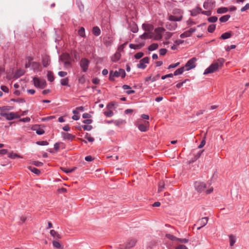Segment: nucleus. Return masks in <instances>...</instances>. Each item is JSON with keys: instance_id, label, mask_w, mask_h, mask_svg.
Returning a JSON list of instances; mask_svg holds the SVG:
<instances>
[{"instance_id": "1", "label": "nucleus", "mask_w": 249, "mask_h": 249, "mask_svg": "<svg viewBox=\"0 0 249 249\" xmlns=\"http://www.w3.org/2000/svg\"><path fill=\"white\" fill-rule=\"evenodd\" d=\"M225 62V60L223 58H219L216 61L213 62L208 68L204 71L203 74L206 75L212 73L215 71L219 67H221Z\"/></svg>"}, {"instance_id": "2", "label": "nucleus", "mask_w": 249, "mask_h": 249, "mask_svg": "<svg viewBox=\"0 0 249 249\" xmlns=\"http://www.w3.org/2000/svg\"><path fill=\"white\" fill-rule=\"evenodd\" d=\"M126 76L125 71L123 69H119L118 71H110L109 72V80L112 82L114 81V77H118L121 76L122 78H124Z\"/></svg>"}, {"instance_id": "3", "label": "nucleus", "mask_w": 249, "mask_h": 249, "mask_svg": "<svg viewBox=\"0 0 249 249\" xmlns=\"http://www.w3.org/2000/svg\"><path fill=\"white\" fill-rule=\"evenodd\" d=\"M137 242V240L135 238H130L128 239L124 244L120 245L119 248L120 249H129L134 247Z\"/></svg>"}, {"instance_id": "4", "label": "nucleus", "mask_w": 249, "mask_h": 249, "mask_svg": "<svg viewBox=\"0 0 249 249\" xmlns=\"http://www.w3.org/2000/svg\"><path fill=\"white\" fill-rule=\"evenodd\" d=\"M33 82L36 87L39 88L43 89L46 86V82L45 80H40L39 78L34 77L33 78Z\"/></svg>"}, {"instance_id": "5", "label": "nucleus", "mask_w": 249, "mask_h": 249, "mask_svg": "<svg viewBox=\"0 0 249 249\" xmlns=\"http://www.w3.org/2000/svg\"><path fill=\"white\" fill-rule=\"evenodd\" d=\"M90 63V61L86 58H82L80 62V66L82 69L83 72H87Z\"/></svg>"}, {"instance_id": "6", "label": "nucleus", "mask_w": 249, "mask_h": 249, "mask_svg": "<svg viewBox=\"0 0 249 249\" xmlns=\"http://www.w3.org/2000/svg\"><path fill=\"white\" fill-rule=\"evenodd\" d=\"M196 60L197 59L196 57H193L189 59L186 63L184 67L186 68V71H188L192 69L195 68L196 66L195 63Z\"/></svg>"}, {"instance_id": "7", "label": "nucleus", "mask_w": 249, "mask_h": 249, "mask_svg": "<svg viewBox=\"0 0 249 249\" xmlns=\"http://www.w3.org/2000/svg\"><path fill=\"white\" fill-rule=\"evenodd\" d=\"M165 29L162 27H158L155 29V35H154L153 38L155 40H160L162 38V33Z\"/></svg>"}, {"instance_id": "8", "label": "nucleus", "mask_w": 249, "mask_h": 249, "mask_svg": "<svg viewBox=\"0 0 249 249\" xmlns=\"http://www.w3.org/2000/svg\"><path fill=\"white\" fill-rule=\"evenodd\" d=\"M149 58L148 57H145L140 60L139 63L137 65V67L139 69H145L146 67V64L149 63Z\"/></svg>"}, {"instance_id": "9", "label": "nucleus", "mask_w": 249, "mask_h": 249, "mask_svg": "<svg viewBox=\"0 0 249 249\" xmlns=\"http://www.w3.org/2000/svg\"><path fill=\"white\" fill-rule=\"evenodd\" d=\"M114 41V38L111 35H107L103 38V42L106 47L110 46Z\"/></svg>"}, {"instance_id": "10", "label": "nucleus", "mask_w": 249, "mask_h": 249, "mask_svg": "<svg viewBox=\"0 0 249 249\" xmlns=\"http://www.w3.org/2000/svg\"><path fill=\"white\" fill-rule=\"evenodd\" d=\"M195 187L198 192L201 193L205 190L206 185L204 182H196L195 183Z\"/></svg>"}, {"instance_id": "11", "label": "nucleus", "mask_w": 249, "mask_h": 249, "mask_svg": "<svg viewBox=\"0 0 249 249\" xmlns=\"http://www.w3.org/2000/svg\"><path fill=\"white\" fill-rule=\"evenodd\" d=\"M214 2L212 0H208L203 3V7L206 10H211L214 7Z\"/></svg>"}, {"instance_id": "12", "label": "nucleus", "mask_w": 249, "mask_h": 249, "mask_svg": "<svg viewBox=\"0 0 249 249\" xmlns=\"http://www.w3.org/2000/svg\"><path fill=\"white\" fill-rule=\"evenodd\" d=\"M14 112L5 113L1 112L0 116L5 117L6 120L11 121L14 119Z\"/></svg>"}, {"instance_id": "13", "label": "nucleus", "mask_w": 249, "mask_h": 249, "mask_svg": "<svg viewBox=\"0 0 249 249\" xmlns=\"http://www.w3.org/2000/svg\"><path fill=\"white\" fill-rule=\"evenodd\" d=\"M149 126V122L147 121H145L144 124H141L138 125V127L139 129L141 132H146L148 130V128Z\"/></svg>"}, {"instance_id": "14", "label": "nucleus", "mask_w": 249, "mask_h": 249, "mask_svg": "<svg viewBox=\"0 0 249 249\" xmlns=\"http://www.w3.org/2000/svg\"><path fill=\"white\" fill-rule=\"evenodd\" d=\"M61 135L64 140H68L72 141L75 138V136L69 133L62 132H61Z\"/></svg>"}, {"instance_id": "15", "label": "nucleus", "mask_w": 249, "mask_h": 249, "mask_svg": "<svg viewBox=\"0 0 249 249\" xmlns=\"http://www.w3.org/2000/svg\"><path fill=\"white\" fill-rule=\"evenodd\" d=\"M183 11L180 9L175 8L173 11V14L175 16H177L178 18H180V20L183 18Z\"/></svg>"}, {"instance_id": "16", "label": "nucleus", "mask_w": 249, "mask_h": 249, "mask_svg": "<svg viewBox=\"0 0 249 249\" xmlns=\"http://www.w3.org/2000/svg\"><path fill=\"white\" fill-rule=\"evenodd\" d=\"M166 28L170 31L175 30L177 27V24L175 23L166 22L165 25Z\"/></svg>"}, {"instance_id": "17", "label": "nucleus", "mask_w": 249, "mask_h": 249, "mask_svg": "<svg viewBox=\"0 0 249 249\" xmlns=\"http://www.w3.org/2000/svg\"><path fill=\"white\" fill-rule=\"evenodd\" d=\"M154 36L153 33L145 32L142 35L140 36V38L142 39L147 38H152Z\"/></svg>"}, {"instance_id": "18", "label": "nucleus", "mask_w": 249, "mask_h": 249, "mask_svg": "<svg viewBox=\"0 0 249 249\" xmlns=\"http://www.w3.org/2000/svg\"><path fill=\"white\" fill-rule=\"evenodd\" d=\"M208 218L207 217H203L198 222L200 227L197 228V230H200L202 227L205 226L208 223Z\"/></svg>"}, {"instance_id": "19", "label": "nucleus", "mask_w": 249, "mask_h": 249, "mask_svg": "<svg viewBox=\"0 0 249 249\" xmlns=\"http://www.w3.org/2000/svg\"><path fill=\"white\" fill-rule=\"evenodd\" d=\"M142 28L144 30L149 33H152L151 32L154 29L153 25L150 24H143Z\"/></svg>"}, {"instance_id": "20", "label": "nucleus", "mask_w": 249, "mask_h": 249, "mask_svg": "<svg viewBox=\"0 0 249 249\" xmlns=\"http://www.w3.org/2000/svg\"><path fill=\"white\" fill-rule=\"evenodd\" d=\"M121 57V54L119 52H116L111 57V60L113 62L119 61Z\"/></svg>"}, {"instance_id": "21", "label": "nucleus", "mask_w": 249, "mask_h": 249, "mask_svg": "<svg viewBox=\"0 0 249 249\" xmlns=\"http://www.w3.org/2000/svg\"><path fill=\"white\" fill-rule=\"evenodd\" d=\"M201 12V8L200 7H196L190 11V15L192 16L195 17L197 16L198 14Z\"/></svg>"}, {"instance_id": "22", "label": "nucleus", "mask_w": 249, "mask_h": 249, "mask_svg": "<svg viewBox=\"0 0 249 249\" xmlns=\"http://www.w3.org/2000/svg\"><path fill=\"white\" fill-rule=\"evenodd\" d=\"M101 33V30L99 27L94 26L92 28V33L94 36H99L100 35Z\"/></svg>"}, {"instance_id": "23", "label": "nucleus", "mask_w": 249, "mask_h": 249, "mask_svg": "<svg viewBox=\"0 0 249 249\" xmlns=\"http://www.w3.org/2000/svg\"><path fill=\"white\" fill-rule=\"evenodd\" d=\"M40 67L41 66L39 63L33 61L32 68L34 71H40Z\"/></svg>"}, {"instance_id": "24", "label": "nucleus", "mask_w": 249, "mask_h": 249, "mask_svg": "<svg viewBox=\"0 0 249 249\" xmlns=\"http://www.w3.org/2000/svg\"><path fill=\"white\" fill-rule=\"evenodd\" d=\"M25 72V71L24 70L21 69H18L16 71L14 74V77H15L16 78H18L20 76H22L23 75H24Z\"/></svg>"}, {"instance_id": "25", "label": "nucleus", "mask_w": 249, "mask_h": 249, "mask_svg": "<svg viewBox=\"0 0 249 249\" xmlns=\"http://www.w3.org/2000/svg\"><path fill=\"white\" fill-rule=\"evenodd\" d=\"M61 59L64 61L71 60V58L70 55L68 53H64L60 56Z\"/></svg>"}, {"instance_id": "26", "label": "nucleus", "mask_w": 249, "mask_h": 249, "mask_svg": "<svg viewBox=\"0 0 249 249\" xmlns=\"http://www.w3.org/2000/svg\"><path fill=\"white\" fill-rule=\"evenodd\" d=\"M42 65L44 67H47L50 63V59L48 56H45L42 59Z\"/></svg>"}, {"instance_id": "27", "label": "nucleus", "mask_w": 249, "mask_h": 249, "mask_svg": "<svg viewBox=\"0 0 249 249\" xmlns=\"http://www.w3.org/2000/svg\"><path fill=\"white\" fill-rule=\"evenodd\" d=\"M231 36L232 32L231 31L227 32L222 34L220 38L225 40L230 38Z\"/></svg>"}, {"instance_id": "28", "label": "nucleus", "mask_w": 249, "mask_h": 249, "mask_svg": "<svg viewBox=\"0 0 249 249\" xmlns=\"http://www.w3.org/2000/svg\"><path fill=\"white\" fill-rule=\"evenodd\" d=\"M129 27L130 28V30L133 33H136L138 31V27L136 24L134 22L131 23L129 25Z\"/></svg>"}, {"instance_id": "29", "label": "nucleus", "mask_w": 249, "mask_h": 249, "mask_svg": "<svg viewBox=\"0 0 249 249\" xmlns=\"http://www.w3.org/2000/svg\"><path fill=\"white\" fill-rule=\"evenodd\" d=\"M33 60V58L31 56H29L27 57V61L26 62L25 65V67L26 68H28L30 67H32Z\"/></svg>"}, {"instance_id": "30", "label": "nucleus", "mask_w": 249, "mask_h": 249, "mask_svg": "<svg viewBox=\"0 0 249 249\" xmlns=\"http://www.w3.org/2000/svg\"><path fill=\"white\" fill-rule=\"evenodd\" d=\"M50 234L54 238L57 239L61 238V235L57 231L53 230L50 231Z\"/></svg>"}, {"instance_id": "31", "label": "nucleus", "mask_w": 249, "mask_h": 249, "mask_svg": "<svg viewBox=\"0 0 249 249\" xmlns=\"http://www.w3.org/2000/svg\"><path fill=\"white\" fill-rule=\"evenodd\" d=\"M184 70V67H182L177 69V70H176L174 71V73L173 74V76L174 75L177 76V75L181 74L183 72Z\"/></svg>"}, {"instance_id": "32", "label": "nucleus", "mask_w": 249, "mask_h": 249, "mask_svg": "<svg viewBox=\"0 0 249 249\" xmlns=\"http://www.w3.org/2000/svg\"><path fill=\"white\" fill-rule=\"evenodd\" d=\"M168 19L171 21H179L180 18H178L177 16L170 15L168 17Z\"/></svg>"}, {"instance_id": "33", "label": "nucleus", "mask_w": 249, "mask_h": 249, "mask_svg": "<svg viewBox=\"0 0 249 249\" xmlns=\"http://www.w3.org/2000/svg\"><path fill=\"white\" fill-rule=\"evenodd\" d=\"M47 78L48 81H49L51 82H52L53 81L54 79V77L53 76V72L51 71H48L47 73Z\"/></svg>"}, {"instance_id": "34", "label": "nucleus", "mask_w": 249, "mask_h": 249, "mask_svg": "<svg viewBox=\"0 0 249 249\" xmlns=\"http://www.w3.org/2000/svg\"><path fill=\"white\" fill-rule=\"evenodd\" d=\"M230 17H231V16L230 15H224V16L221 17V18H220L219 21L220 22H223V23L226 22L229 20V19L230 18Z\"/></svg>"}, {"instance_id": "35", "label": "nucleus", "mask_w": 249, "mask_h": 249, "mask_svg": "<svg viewBox=\"0 0 249 249\" xmlns=\"http://www.w3.org/2000/svg\"><path fill=\"white\" fill-rule=\"evenodd\" d=\"M53 247L57 249H63V247H61V245L59 242L57 241H53Z\"/></svg>"}, {"instance_id": "36", "label": "nucleus", "mask_w": 249, "mask_h": 249, "mask_svg": "<svg viewBox=\"0 0 249 249\" xmlns=\"http://www.w3.org/2000/svg\"><path fill=\"white\" fill-rule=\"evenodd\" d=\"M159 45L158 43H152L148 48L150 51H153L158 48Z\"/></svg>"}, {"instance_id": "37", "label": "nucleus", "mask_w": 249, "mask_h": 249, "mask_svg": "<svg viewBox=\"0 0 249 249\" xmlns=\"http://www.w3.org/2000/svg\"><path fill=\"white\" fill-rule=\"evenodd\" d=\"M160 76V74H158L156 75V76H154L153 77H152L151 76L147 77L145 78V82H148L150 80H151L152 82L155 81L157 78H158Z\"/></svg>"}, {"instance_id": "38", "label": "nucleus", "mask_w": 249, "mask_h": 249, "mask_svg": "<svg viewBox=\"0 0 249 249\" xmlns=\"http://www.w3.org/2000/svg\"><path fill=\"white\" fill-rule=\"evenodd\" d=\"M228 11V8L227 7H220L217 9V13L218 14H224Z\"/></svg>"}, {"instance_id": "39", "label": "nucleus", "mask_w": 249, "mask_h": 249, "mask_svg": "<svg viewBox=\"0 0 249 249\" xmlns=\"http://www.w3.org/2000/svg\"><path fill=\"white\" fill-rule=\"evenodd\" d=\"M8 158L12 159H15L17 158H21V157L20 156H19V155H18L16 153H14L13 152L9 153L8 155Z\"/></svg>"}, {"instance_id": "40", "label": "nucleus", "mask_w": 249, "mask_h": 249, "mask_svg": "<svg viewBox=\"0 0 249 249\" xmlns=\"http://www.w3.org/2000/svg\"><path fill=\"white\" fill-rule=\"evenodd\" d=\"M38 126V125H35V127ZM33 130H36V134L39 135H42L45 133L44 130L43 129L39 127L36 129V128H34Z\"/></svg>"}, {"instance_id": "41", "label": "nucleus", "mask_w": 249, "mask_h": 249, "mask_svg": "<svg viewBox=\"0 0 249 249\" xmlns=\"http://www.w3.org/2000/svg\"><path fill=\"white\" fill-rule=\"evenodd\" d=\"M196 30V28L195 27L194 28H191L189 30L184 32L186 34L188 37L190 36L193 33H194Z\"/></svg>"}, {"instance_id": "42", "label": "nucleus", "mask_w": 249, "mask_h": 249, "mask_svg": "<svg viewBox=\"0 0 249 249\" xmlns=\"http://www.w3.org/2000/svg\"><path fill=\"white\" fill-rule=\"evenodd\" d=\"M78 35L83 37H86L85 28L84 27H81L79 29V30H78Z\"/></svg>"}, {"instance_id": "43", "label": "nucleus", "mask_w": 249, "mask_h": 249, "mask_svg": "<svg viewBox=\"0 0 249 249\" xmlns=\"http://www.w3.org/2000/svg\"><path fill=\"white\" fill-rule=\"evenodd\" d=\"M29 169L30 170V171H31L32 172H33V173H35V174H36V175H39V174H40V170H39V169H37V168H36L34 167H31V166H30V167H29Z\"/></svg>"}, {"instance_id": "44", "label": "nucleus", "mask_w": 249, "mask_h": 249, "mask_svg": "<svg viewBox=\"0 0 249 249\" xmlns=\"http://www.w3.org/2000/svg\"><path fill=\"white\" fill-rule=\"evenodd\" d=\"M165 236L169 239L172 241H178V238L174 235L168 233L165 235Z\"/></svg>"}, {"instance_id": "45", "label": "nucleus", "mask_w": 249, "mask_h": 249, "mask_svg": "<svg viewBox=\"0 0 249 249\" xmlns=\"http://www.w3.org/2000/svg\"><path fill=\"white\" fill-rule=\"evenodd\" d=\"M216 28L215 24H211L208 27V32L210 33H213Z\"/></svg>"}, {"instance_id": "46", "label": "nucleus", "mask_w": 249, "mask_h": 249, "mask_svg": "<svg viewBox=\"0 0 249 249\" xmlns=\"http://www.w3.org/2000/svg\"><path fill=\"white\" fill-rule=\"evenodd\" d=\"M164 188V183L163 181H160L159 183L158 192H160Z\"/></svg>"}, {"instance_id": "47", "label": "nucleus", "mask_w": 249, "mask_h": 249, "mask_svg": "<svg viewBox=\"0 0 249 249\" xmlns=\"http://www.w3.org/2000/svg\"><path fill=\"white\" fill-rule=\"evenodd\" d=\"M217 19H218V18L217 17L213 16V17H211L209 18L207 20H208V22H209L210 23H214V22H215L216 21H217Z\"/></svg>"}, {"instance_id": "48", "label": "nucleus", "mask_w": 249, "mask_h": 249, "mask_svg": "<svg viewBox=\"0 0 249 249\" xmlns=\"http://www.w3.org/2000/svg\"><path fill=\"white\" fill-rule=\"evenodd\" d=\"M60 82H61V84L62 86H68V83H69V79H68V78H65L62 79L61 80Z\"/></svg>"}, {"instance_id": "49", "label": "nucleus", "mask_w": 249, "mask_h": 249, "mask_svg": "<svg viewBox=\"0 0 249 249\" xmlns=\"http://www.w3.org/2000/svg\"><path fill=\"white\" fill-rule=\"evenodd\" d=\"M229 238L230 240V246H232L235 243V238L232 235H230Z\"/></svg>"}, {"instance_id": "50", "label": "nucleus", "mask_w": 249, "mask_h": 249, "mask_svg": "<svg viewBox=\"0 0 249 249\" xmlns=\"http://www.w3.org/2000/svg\"><path fill=\"white\" fill-rule=\"evenodd\" d=\"M36 144L39 145H47L49 144V142L46 141H37L36 142Z\"/></svg>"}, {"instance_id": "51", "label": "nucleus", "mask_w": 249, "mask_h": 249, "mask_svg": "<svg viewBox=\"0 0 249 249\" xmlns=\"http://www.w3.org/2000/svg\"><path fill=\"white\" fill-rule=\"evenodd\" d=\"M85 138L89 142H93L94 141V139L91 137L88 133H86Z\"/></svg>"}, {"instance_id": "52", "label": "nucleus", "mask_w": 249, "mask_h": 249, "mask_svg": "<svg viewBox=\"0 0 249 249\" xmlns=\"http://www.w3.org/2000/svg\"><path fill=\"white\" fill-rule=\"evenodd\" d=\"M61 144H64V143L62 142H56L54 144V149L57 151L59 150V149L60 148V145Z\"/></svg>"}, {"instance_id": "53", "label": "nucleus", "mask_w": 249, "mask_h": 249, "mask_svg": "<svg viewBox=\"0 0 249 249\" xmlns=\"http://www.w3.org/2000/svg\"><path fill=\"white\" fill-rule=\"evenodd\" d=\"M143 55L144 53L142 52H139L134 55V57L137 59H139L142 58Z\"/></svg>"}, {"instance_id": "54", "label": "nucleus", "mask_w": 249, "mask_h": 249, "mask_svg": "<svg viewBox=\"0 0 249 249\" xmlns=\"http://www.w3.org/2000/svg\"><path fill=\"white\" fill-rule=\"evenodd\" d=\"M104 113L105 115L107 117H111L114 114L113 111L111 110H109L108 111H105Z\"/></svg>"}, {"instance_id": "55", "label": "nucleus", "mask_w": 249, "mask_h": 249, "mask_svg": "<svg viewBox=\"0 0 249 249\" xmlns=\"http://www.w3.org/2000/svg\"><path fill=\"white\" fill-rule=\"evenodd\" d=\"M82 127L84 130L90 131L92 129V126L90 125H83Z\"/></svg>"}, {"instance_id": "56", "label": "nucleus", "mask_w": 249, "mask_h": 249, "mask_svg": "<svg viewBox=\"0 0 249 249\" xmlns=\"http://www.w3.org/2000/svg\"><path fill=\"white\" fill-rule=\"evenodd\" d=\"M12 109V107L10 106H3L2 107H0V110H1L3 112V111L5 110H9Z\"/></svg>"}, {"instance_id": "57", "label": "nucleus", "mask_w": 249, "mask_h": 249, "mask_svg": "<svg viewBox=\"0 0 249 249\" xmlns=\"http://www.w3.org/2000/svg\"><path fill=\"white\" fill-rule=\"evenodd\" d=\"M179 64H180L179 62H177L175 64H172L168 67L167 69H171L175 68L177 67L179 65Z\"/></svg>"}, {"instance_id": "58", "label": "nucleus", "mask_w": 249, "mask_h": 249, "mask_svg": "<svg viewBox=\"0 0 249 249\" xmlns=\"http://www.w3.org/2000/svg\"><path fill=\"white\" fill-rule=\"evenodd\" d=\"M116 105H117L116 102H111L108 104L107 107L108 109H109L112 108L114 107V106H115Z\"/></svg>"}, {"instance_id": "59", "label": "nucleus", "mask_w": 249, "mask_h": 249, "mask_svg": "<svg viewBox=\"0 0 249 249\" xmlns=\"http://www.w3.org/2000/svg\"><path fill=\"white\" fill-rule=\"evenodd\" d=\"M33 164L37 167H40L43 165V163L38 161H34Z\"/></svg>"}, {"instance_id": "60", "label": "nucleus", "mask_w": 249, "mask_h": 249, "mask_svg": "<svg viewBox=\"0 0 249 249\" xmlns=\"http://www.w3.org/2000/svg\"><path fill=\"white\" fill-rule=\"evenodd\" d=\"M0 89L4 92H6V93L9 92V89L6 86H1L0 87Z\"/></svg>"}, {"instance_id": "61", "label": "nucleus", "mask_w": 249, "mask_h": 249, "mask_svg": "<svg viewBox=\"0 0 249 249\" xmlns=\"http://www.w3.org/2000/svg\"><path fill=\"white\" fill-rule=\"evenodd\" d=\"M167 51L166 49H161L160 50V55H164L166 53Z\"/></svg>"}, {"instance_id": "62", "label": "nucleus", "mask_w": 249, "mask_h": 249, "mask_svg": "<svg viewBox=\"0 0 249 249\" xmlns=\"http://www.w3.org/2000/svg\"><path fill=\"white\" fill-rule=\"evenodd\" d=\"M58 74L59 76L63 77L67 75V72L64 71H60L58 72Z\"/></svg>"}, {"instance_id": "63", "label": "nucleus", "mask_w": 249, "mask_h": 249, "mask_svg": "<svg viewBox=\"0 0 249 249\" xmlns=\"http://www.w3.org/2000/svg\"><path fill=\"white\" fill-rule=\"evenodd\" d=\"M249 9V3H247L241 9V12H244Z\"/></svg>"}, {"instance_id": "64", "label": "nucleus", "mask_w": 249, "mask_h": 249, "mask_svg": "<svg viewBox=\"0 0 249 249\" xmlns=\"http://www.w3.org/2000/svg\"><path fill=\"white\" fill-rule=\"evenodd\" d=\"M176 249H188L187 247L185 245H179L176 248Z\"/></svg>"}]
</instances>
